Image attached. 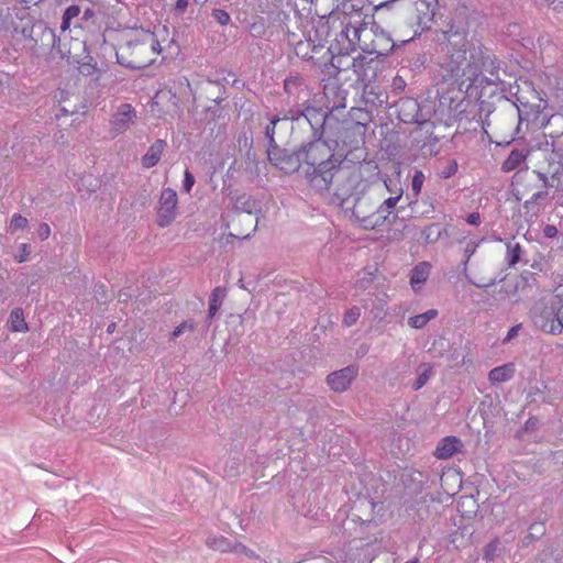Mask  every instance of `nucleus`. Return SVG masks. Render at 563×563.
<instances>
[{"mask_svg": "<svg viewBox=\"0 0 563 563\" xmlns=\"http://www.w3.org/2000/svg\"><path fill=\"white\" fill-rule=\"evenodd\" d=\"M388 3H382L375 8L373 14L360 10L353 12H331L322 22L321 32L325 35H379L385 30L380 23L385 20V9Z\"/></svg>", "mask_w": 563, "mask_h": 563, "instance_id": "f257e3e1", "label": "nucleus"}, {"mask_svg": "<svg viewBox=\"0 0 563 563\" xmlns=\"http://www.w3.org/2000/svg\"><path fill=\"white\" fill-rule=\"evenodd\" d=\"M299 166L311 178V181L320 180L323 187L332 181L333 170L338 168L339 162L334 158L333 150L322 140H316L297 153Z\"/></svg>", "mask_w": 563, "mask_h": 563, "instance_id": "f03ea898", "label": "nucleus"}, {"mask_svg": "<svg viewBox=\"0 0 563 563\" xmlns=\"http://www.w3.org/2000/svg\"><path fill=\"white\" fill-rule=\"evenodd\" d=\"M360 38L361 37H351V48L342 49L340 53H333L329 63L324 64V68H322L324 91H327L330 86L360 89L361 77L356 75L354 67L355 59L354 56H351L352 53L356 52V42H358Z\"/></svg>", "mask_w": 563, "mask_h": 563, "instance_id": "7ed1b4c3", "label": "nucleus"}, {"mask_svg": "<svg viewBox=\"0 0 563 563\" xmlns=\"http://www.w3.org/2000/svg\"><path fill=\"white\" fill-rule=\"evenodd\" d=\"M49 55L52 58L59 56L69 63L78 64V71L95 80H99L102 68L90 56H82L86 53V42L81 37H53Z\"/></svg>", "mask_w": 563, "mask_h": 563, "instance_id": "20e7f679", "label": "nucleus"}, {"mask_svg": "<svg viewBox=\"0 0 563 563\" xmlns=\"http://www.w3.org/2000/svg\"><path fill=\"white\" fill-rule=\"evenodd\" d=\"M350 40L351 37H334L328 44L327 37H303L294 43V51L298 57L324 67L333 53L351 48Z\"/></svg>", "mask_w": 563, "mask_h": 563, "instance_id": "39448f33", "label": "nucleus"}, {"mask_svg": "<svg viewBox=\"0 0 563 563\" xmlns=\"http://www.w3.org/2000/svg\"><path fill=\"white\" fill-rule=\"evenodd\" d=\"M394 45L393 37H376L372 41L369 51H363L354 56L356 75L361 77L360 89L377 79L380 64L378 57L389 52Z\"/></svg>", "mask_w": 563, "mask_h": 563, "instance_id": "423d86ee", "label": "nucleus"}, {"mask_svg": "<svg viewBox=\"0 0 563 563\" xmlns=\"http://www.w3.org/2000/svg\"><path fill=\"white\" fill-rule=\"evenodd\" d=\"M562 310L563 300L559 295L544 298L531 310L533 324L543 332L560 334L563 332Z\"/></svg>", "mask_w": 563, "mask_h": 563, "instance_id": "0eeeda50", "label": "nucleus"}, {"mask_svg": "<svg viewBox=\"0 0 563 563\" xmlns=\"http://www.w3.org/2000/svg\"><path fill=\"white\" fill-rule=\"evenodd\" d=\"M115 56L119 64L141 69L155 62L154 44L148 37L130 40L117 47Z\"/></svg>", "mask_w": 563, "mask_h": 563, "instance_id": "6e6552de", "label": "nucleus"}, {"mask_svg": "<svg viewBox=\"0 0 563 563\" xmlns=\"http://www.w3.org/2000/svg\"><path fill=\"white\" fill-rule=\"evenodd\" d=\"M387 210L383 205H377L368 197H358L353 206L352 216L355 218L358 225L365 230H373L379 227L386 220Z\"/></svg>", "mask_w": 563, "mask_h": 563, "instance_id": "1a4fd4ad", "label": "nucleus"}, {"mask_svg": "<svg viewBox=\"0 0 563 563\" xmlns=\"http://www.w3.org/2000/svg\"><path fill=\"white\" fill-rule=\"evenodd\" d=\"M483 65V58L478 54L470 52V59L464 67H461L460 65H451V77L455 78L461 85H464L465 82H468V86L477 82L482 85L483 80L481 79V76Z\"/></svg>", "mask_w": 563, "mask_h": 563, "instance_id": "9d476101", "label": "nucleus"}, {"mask_svg": "<svg viewBox=\"0 0 563 563\" xmlns=\"http://www.w3.org/2000/svg\"><path fill=\"white\" fill-rule=\"evenodd\" d=\"M177 194L172 188H166L162 191L158 209H157V224L162 228L169 225L177 214Z\"/></svg>", "mask_w": 563, "mask_h": 563, "instance_id": "9b49d317", "label": "nucleus"}, {"mask_svg": "<svg viewBox=\"0 0 563 563\" xmlns=\"http://www.w3.org/2000/svg\"><path fill=\"white\" fill-rule=\"evenodd\" d=\"M257 218L252 212L236 211L229 227L232 228L229 235L239 240L247 239L256 229Z\"/></svg>", "mask_w": 563, "mask_h": 563, "instance_id": "f8f14e48", "label": "nucleus"}, {"mask_svg": "<svg viewBox=\"0 0 563 563\" xmlns=\"http://www.w3.org/2000/svg\"><path fill=\"white\" fill-rule=\"evenodd\" d=\"M179 109V99L170 89H159L152 101V111L158 117L173 115Z\"/></svg>", "mask_w": 563, "mask_h": 563, "instance_id": "ddd939ff", "label": "nucleus"}, {"mask_svg": "<svg viewBox=\"0 0 563 563\" xmlns=\"http://www.w3.org/2000/svg\"><path fill=\"white\" fill-rule=\"evenodd\" d=\"M136 118V110L132 104H120L110 119L111 132L114 135L124 133L132 124H134Z\"/></svg>", "mask_w": 563, "mask_h": 563, "instance_id": "4468645a", "label": "nucleus"}, {"mask_svg": "<svg viewBox=\"0 0 563 563\" xmlns=\"http://www.w3.org/2000/svg\"><path fill=\"white\" fill-rule=\"evenodd\" d=\"M357 375V368L354 366H347L340 371L331 373L327 377V383L333 391H344Z\"/></svg>", "mask_w": 563, "mask_h": 563, "instance_id": "2eb2a0df", "label": "nucleus"}, {"mask_svg": "<svg viewBox=\"0 0 563 563\" xmlns=\"http://www.w3.org/2000/svg\"><path fill=\"white\" fill-rule=\"evenodd\" d=\"M92 15V11L90 9L85 10V12L81 15V8L77 4H71L64 11L62 23H60V31L66 32L70 30L73 26L74 29H80L81 27V21L87 20Z\"/></svg>", "mask_w": 563, "mask_h": 563, "instance_id": "dca6fc26", "label": "nucleus"}, {"mask_svg": "<svg viewBox=\"0 0 563 563\" xmlns=\"http://www.w3.org/2000/svg\"><path fill=\"white\" fill-rule=\"evenodd\" d=\"M150 43L154 44L155 58L162 55L163 59H173L180 53V45L175 37H148Z\"/></svg>", "mask_w": 563, "mask_h": 563, "instance_id": "f3484780", "label": "nucleus"}, {"mask_svg": "<svg viewBox=\"0 0 563 563\" xmlns=\"http://www.w3.org/2000/svg\"><path fill=\"white\" fill-rule=\"evenodd\" d=\"M361 89L362 99L366 104L373 107H382L388 101V95L386 90L382 86L377 85L376 80L374 82H368V85H365Z\"/></svg>", "mask_w": 563, "mask_h": 563, "instance_id": "a211bd4d", "label": "nucleus"}, {"mask_svg": "<svg viewBox=\"0 0 563 563\" xmlns=\"http://www.w3.org/2000/svg\"><path fill=\"white\" fill-rule=\"evenodd\" d=\"M443 51L449 54V59L443 62L442 66L448 71L449 76L451 77V65H460L461 67H464V65L470 59V52L465 48V44H463L461 47H452L449 44H445V46L442 48Z\"/></svg>", "mask_w": 563, "mask_h": 563, "instance_id": "6ab92c4d", "label": "nucleus"}, {"mask_svg": "<svg viewBox=\"0 0 563 563\" xmlns=\"http://www.w3.org/2000/svg\"><path fill=\"white\" fill-rule=\"evenodd\" d=\"M462 442L454 435L443 438L435 448L434 455L440 460L452 457L455 453L460 452Z\"/></svg>", "mask_w": 563, "mask_h": 563, "instance_id": "aec40b11", "label": "nucleus"}, {"mask_svg": "<svg viewBox=\"0 0 563 563\" xmlns=\"http://www.w3.org/2000/svg\"><path fill=\"white\" fill-rule=\"evenodd\" d=\"M431 264L427 261L419 262L411 271L410 286L415 291H419L428 280L431 273Z\"/></svg>", "mask_w": 563, "mask_h": 563, "instance_id": "412c9836", "label": "nucleus"}, {"mask_svg": "<svg viewBox=\"0 0 563 563\" xmlns=\"http://www.w3.org/2000/svg\"><path fill=\"white\" fill-rule=\"evenodd\" d=\"M353 115L356 118L353 124V131L361 136V141L364 142L365 134L368 130V124L373 121V114L371 111L353 108Z\"/></svg>", "mask_w": 563, "mask_h": 563, "instance_id": "4be33fe9", "label": "nucleus"}, {"mask_svg": "<svg viewBox=\"0 0 563 563\" xmlns=\"http://www.w3.org/2000/svg\"><path fill=\"white\" fill-rule=\"evenodd\" d=\"M166 147L164 140H156L142 157V165L145 168L154 167L161 159V156Z\"/></svg>", "mask_w": 563, "mask_h": 563, "instance_id": "5701e85b", "label": "nucleus"}, {"mask_svg": "<svg viewBox=\"0 0 563 563\" xmlns=\"http://www.w3.org/2000/svg\"><path fill=\"white\" fill-rule=\"evenodd\" d=\"M515 371V364L507 363L493 368L488 374V379L493 384L504 383L510 380L514 377Z\"/></svg>", "mask_w": 563, "mask_h": 563, "instance_id": "b1692460", "label": "nucleus"}, {"mask_svg": "<svg viewBox=\"0 0 563 563\" xmlns=\"http://www.w3.org/2000/svg\"><path fill=\"white\" fill-rule=\"evenodd\" d=\"M7 16L10 18L11 23L13 24L12 33L14 35H26L32 32L31 18L27 13H23V15L19 16L18 13L12 14L8 10Z\"/></svg>", "mask_w": 563, "mask_h": 563, "instance_id": "393cba45", "label": "nucleus"}, {"mask_svg": "<svg viewBox=\"0 0 563 563\" xmlns=\"http://www.w3.org/2000/svg\"><path fill=\"white\" fill-rule=\"evenodd\" d=\"M398 118L402 122H411L417 113V102L412 99H404L398 104Z\"/></svg>", "mask_w": 563, "mask_h": 563, "instance_id": "a878e982", "label": "nucleus"}, {"mask_svg": "<svg viewBox=\"0 0 563 563\" xmlns=\"http://www.w3.org/2000/svg\"><path fill=\"white\" fill-rule=\"evenodd\" d=\"M527 155L519 150H514L510 152L508 157L504 161L501 165L503 172L509 173L518 168L522 163H525Z\"/></svg>", "mask_w": 563, "mask_h": 563, "instance_id": "bb28decb", "label": "nucleus"}, {"mask_svg": "<svg viewBox=\"0 0 563 563\" xmlns=\"http://www.w3.org/2000/svg\"><path fill=\"white\" fill-rule=\"evenodd\" d=\"M438 310L437 309H430L423 313L410 317L408 319V324L412 329H422L424 328L429 321L438 317Z\"/></svg>", "mask_w": 563, "mask_h": 563, "instance_id": "cd10ccee", "label": "nucleus"}, {"mask_svg": "<svg viewBox=\"0 0 563 563\" xmlns=\"http://www.w3.org/2000/svg\"><path fill=\"white\" fill-rule=\"evenodd\" d=\"M9 327L12 332H24L27 331V324L24 320L22 309L15 308L11 311L9 318Z\"/></svg>", "mask_w": 563, "mask_h": 563, "instance_id": "c85d7f7f", "label": "nucleus"}, {"mask_svg": "<svg viewBox=\"0 0 563 563\" xmlns=\"http://www.w3.org/2000/svg\"><path fill=\"white\" fill-rule=\"evenodd\" d=\"M207 545L214 551L223 553L231 552V550L235 549L233 548V543L223 536L208 538Z\"/></svg>", "mask_w": 563, "mask_h": 563, "instance_id": "c756f323", "label": "nucleus"}, {"mask_svg": "<svg viewBox=\"0 0 563 563\" xmlns=\"http://www.w3.org/2000/svg\"><path fill=\"white\" fill-rule=\"evenodd\" d=\"M421 367H422V372L419 374V376L413 385L415 390H419L420 388H422L427 384V382L429 380L430 376L433 373V367L430 364H423Z\"/></svg>", "mask_w": 563, "mask_h": 563, "instance_id": "7c9ffc66", "label": "nucleus"}, {"mask_svg": "<svg viewBox=\"0 0 563 563\" xmlns=\"http://www.w3.org/2000/svg\"><path fill=\"white\" fill-rule=\"evenodd\" d=\"M424 179V174L421 170L415 172L411 180V190L415 197L420 195Z\"/></svg>", "mask_w": 563, "mask_h": 563, "instance_id": "2f4dec72", "label": "nucleus"}, {"mask_svg": "<svg viewBox=\"0 0 563 563\" xmlns=\"http://www.w3.org/2000/svg\"><path fill=\"white\" fill-rule=\"evenodd\" d=\"M27 223H29V221L25 217H23L19 213H15L11 218L9 230L11 232H15L18 230H23L27 227Z\"/></svg>", "mask_w": 563, "mask_h": 563, "instance_id": "473e14b6", "label": "nucleus"}, {"mask_svg": "<svg viewBox=\"0 0 563 563\" xmlns=\"http://www.w3.org/2000/svg\"><path fill=\"white\" fill-rule=\"evenodd\" d=\"M360 316H361L360 308L353 307V308H351V309L345 311V313L343 316V323L346 327H351V325L356 323V321L358 320Z\"/></svg>", "mask_w": 563, "mask_h": 563, "instance_id": "72a5a7b5", "label": "nucleus"}, {"mask_svg": "<svg viewBox=\"0 0 563 563\" xmlns=\"http://www.w3.org/2000/svg\"><path fill=\"white\" fill-rule=\"evenodd\" d=\"M227 296V290L222 287H216L209 298V303H214L217 306L222 305L223 299Z\"/></svg>", "mask_w": 563, "mask_h": 563, "instance_id": "f704fd0d", "label": "nucleus"}, {"mask_svg": "<svg viewBox=\"0 0 563 563\" xmlns=\"http://www.w3.org/2000/svg\"><path fill=\"white\" fill-rule=\"evenodd\" d=\"M189 3L190 0H170V5L177 15L184 14L188 9Z\"/></svg>", "mask_w": 563, "mask_h": 563, "instance_id": "c9c22d12", "label": "nucleus"}, {"mask_svg": "<svg viewBox=\"0 0 563 563\" xmlns=\"http://www.w3.org/2000/svg\"><path fill=\"white\" fill-rule=\"evenodd\" d=\"M212 16L220 25H227L231 20L230 14L222 9H214L212 11Z\"/></svg>", "mask_w": 563, "mask_h": 563, "instance_id": "e433bc0d", "label": "nucleus"}, {"mask_svg": "<svg viewBox=\"0 0 563 563\" xmlns=\"http://www.w3.org/2000/svg\"><path fill=\"white\" fill-rule=\"evenodd\" d=\"M233 548H236V549L231 550V552L244 554L245 556L251 558V559H257V554L253 550L247 549L242 543L235 542V543H233Z\"/></svg>", "mask_w": 563, "mask_h": 563, "instance_id": "4c0bfd02", "label": "nucleus"}, {"mask_svg": "<svg viewBox=\"0 0 563 563\" xmlns=\"http://www.w3.org/2000/svg\"><path fill=\"white\" fill-rule=\"evenodd\" d=\"M194 185H195V177L188 169H186L184 173V181H183L184 191L186 194H190Z\"/></svg>", "mask_w": 563, "mask_h": 563, "instance_id": "58836bf2", "label": "nucleus"}, {"mask_svg": "<svg viewBox=\"0 0 563 563\" xmlns=\"http://www.w3.org/2000/svg\"><path fill=\"white\" fill-rule=\"evenodd\" d=\"M427 241H435L440 235L439 225L435 223H431L424 230Z\"/></svg>", "mask_w": 563, "mask_h": 563, "instance_id": "ea45409f", "label": "nucleus"}, {"mask_svg": "<svg viewBox=\"0 0 563 563\" xmlns=\"http://www.w3.org/2000/svg\"><path fill=\"white\" fill-rule=\"evenodd\" d=\"M520 254H521V247L518 243L515 244L514 246H511L509 249V260H508L509 265H515L519 261Z\"/></svg>", "mask_w": 563, "mask_h": 563, "instance_id": "a19ab883", "label": "nucleus"}, {"mask_svg": "<svg viewBox=\"0 0 563 563\" xmlns=\"http://www.w3.org/2000/svg\"><path fill=\"white\" fill-rule=\"evenodd\" d=\"M37 235L42 241H45L51 235V228L47 223H41L37 228Z\"/></svg>", "mask_w": 563, "mask_h": 563, "instance_id": "79ce46f5", "label": "nucleus"}, {"mask_svg": "<svg viewBox=\"0 0 563 563\" xmlns=\"http://www.w3.org/2000/svg\"><path fill=\"white\" fill-rule=\"evenodd\" d=\"M187 329H188V330H194V324H192V323L188 324L187 322H183V323H180L179 325H177V327L174 329V331H173V333H172V336H173L174 339H176V338H178V336H179V335H180L185 330H187Z\"/></svg>", "mask_w": 563, "mask_h": 563, "instance_id": "37998d69", "label": "nucleus"}, {"mask_svg": "<svg viewBox=\"0 0 563 563\" xmlns=\"http://www.w3.org/2000/svg\"><path fill=\"white\" fill-rule=\"evenodd\" d=\"M279 121V118H274L271 121V124L266 128V136L269 140V143H274V134H275V128L277 122Z\"/></svg>", "mask_w": 563, "mask_h": 563, "instance_id": "c03bdc74", "label": "nucleus"}, {"mask_svg": "<svg viewBox=\"0 0 563 563\" xmlns=\"http://www.w3.org/2000/svg\"><path fill=\"white\" fill-rule=\"evenodd\" d=\"M467 223L472 225H479L481 224V214L478 212L470 213L466 218Z\"/></svg>", "mask_w": 563, "mask_h": 563, "instance_id": "a18cd8bd", "label": "nucleus"}, {"mask_svg": "<svg viewBox=\"0 0 563 563\" xmlns=\"http://www.w3.org/2000/svg\"><path fill=\"white\" fill-rule=\"evenodd\" d=\"M406 84L405 80L401 77H395L393 81V87L398 90H402L405 88Z\"/></svg>", "mask_w": 563, "mask_h": 563, "instance_id": "49530a36", "label": "nucleus"}, {"mask_svg": "<svg viewBox=\"0 0 563 563\" xmlns=\"http://www.w3.org/2000/svg\"><path fill=\"white\" fill-rule=\"evenodd\" d=\"M520 327H521L520 324H517V325L512 327V328L508 331L507 336H506V340H507V341H509V340H511L512 338H515V336L517 335V333H518V331H519Z\"/></svg>", "mask_w": 563, "mask_h": 563, "instance_id": "de8ad7c7", "label": "nucleus"}, {"mask_svg": "<svg viewBox=\"0 0 563 563\" xmlns=\"http://www.w3.org/2000/svg\"><path fill=\"white\" fill-rule=\"evenodd\" d=\"M219 308H220V306H217L214 303H209V310H208L209 319H212L217 314Z\"/></svg>", "mask_w": 563, "mask_h": 563, "instance_id": "09e8293b", "label": "nucleus"}, {"mask_svg": "<svg viewBox=\"0 0 563 563\" xmlns=\"http://www.w3.org/2000/svg\"><path fill=\"white\" fill-rule=\"evenodd\" d=\"M549 7L553 9H559L563 5V0H544Z\"/></svg>", "mask_w": 563, "mask_h": 563, "instance_id": "8fccbe9b", "label": "nucleus"}, {"mask_svg": "<svg viewBox=\"0 0 563 563\" xmlns=\"http://www.w3.org/2000/svg\"><path fill=\"white\" fill-rule=\"evenodd\" d=\"M466 503L472 504L473 507L475 506V500L467 497H462L459 505L463 507Z\"/></svg>", "mask_w": 563, "mask_h": 563, "instance_id": "3c124183", "label": "nucleus"}, {"mask_svg": "<svg viewBox=\"0 0 563 563\" xmlns=\"http://www.w3.org/2000/svg\"><path fill=\"white\" fill-rule=\"evenodd\" d=\"M297 84H299V81H298L297 79H294V80H286V81H285V89H286L287 91H289L290 87H291L292 85H297Z\"/></svg>", "mask_w": 563, "mask_h": 563, "instance_id": "603ef678", "label": "nucleus"}, {"mask_svg": "<svg viewBox=\"0 0 563 563\" xmlns=\"http://www.w3.org/2000/svg\"><path fill=\"white\" fill-rule=\"evenodd\" d=\"M556 233V229L554 227H548L545 230L547 236L552 238Z\"/></svg>", "mask_w": 563, "mask_h": 563, "instance_id": "864d4df0", "label": "nucleus"}, {"mask_svg": "<svg viewBox=\"0 0 563 563\" xmlns=\"http://www.w3.org/2000/svg\"><path fill=\"white\" fill-rule=\"evenodd\" d=\"M450 32L453 33V35H461L462 33H465L466 31L460 27H456L455 30L451 27Z\"/></svg>", "mask_w": 563, "mask_h": 563, "instance_id": "5fc2aeb1", "label": "nucleus"}, {"mask_svg": "<svg viewBox=\"0 0 563 563\" xmlns=\"http://www.w3.org/2000/svg\"><path fill=\"white\" fill-rule=\"evenodd\" d=\"M300 115H303V111H299L296 115H291L290 119H297Z\"/></svg>", "mask_w": 563, "mask_h": 563, "instance_id": "6e6d98bb", "label": "nucleus"}, {"mask_svg": "<svg viewBox=\"0 0 563 563\" xmlns=\"http://www.w3.org/2000/svg\"><path fill=\"white\" fill-rule=\"evenodd\" d=\"M25 260H26V257H25V256H21V257L18 260V262L22 263V262H24Z\"/></svg>", "mask_w": 563, "mask_h": 563, "instance_id": "4d7b16f0", "label": "nucleus"}, {"mask_svg": "<svg viewBox=\"0 0 563 563\" xmlns=\"http://www.w3.org/2000/svg\"><path fill=\"white\" fill-rule=\"evenodd\" d=\"M113 327H114V324L109 325L108 331L112 332L113 331Z\"/></svg>", "mask_w": 563, "mask_h": 563, "instance_id": "13d9d810", "label": "nucleus"}, {"mask_svg": "<svg viewBox=\"0 0 563 563\" xmlns=\"http://www.w3.org/2000/svg\"><path fill=\"white\" fill-rule=\"evenodd\" d=\"M320 177H318L317 179H319ZM318 180H314L313 183H316V186H319V187H322L319 183H317Z\"/></svg>", "mask_w": 563, "mask_h": 563, "instance_id": "bf43d9fd", "label": "nucleus"}, {"mask_svg": "<svg viewBox=\"0 0 563 563\" xmlns=\"http://www.w3.org/2000/svg\"><path fill=\"white\" fill-rule=\"evenodd\" d=\"M386 202H388L389 206H393L391 199H387Z\"/></svg>", "mask_w": 563, "mask_h": 563, "instance_id": "052dcab7", "label": "nucleus"}]
</instances>
